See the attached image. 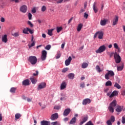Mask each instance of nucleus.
<instances>
[{
	"instance_id": "32",
	"label": "nucleus",
	"mask_w": 125,
	"mask_h": 125,
	"mask_svg": "<svg viewBox=\"0 0 125 125\" xmlns=\"http://www.w3.org/2000/svg\"><path fill=\"white\" fill-rule=\"evenodd\" d=\"M68 77L70 80H73L75 78V74L74 73H69L68 75Z\"/></svg>"
},
{
	"instance_id": "17",
	"label": "nucleus",
	"mask_w": 125,
	"mask_h": 125,
	"mask_svg": "<svg viewBox=\"0 0 125 125\" xmlns=\"http://www.w3.org/2000/svg\"><path fill=\"white\" fill-rule=\"evenodd\" d=\"M20 10L21 12H23V13H26L27 11V6L22 5L21 7Z\"/></svg>"
},
{
	"instance_id": "49",
	"label": "nucleus",
	"mask_w": 125,
	"mask_h": 125,
	"mask_svg": "<svg viewBox=\"0 0 125 125\" xmlns=\"http://www.w3.org/2000/svg\"><path fill=\"white\" fill-rule=\"evenodd\" d=\"M32 14H31V13H28V19H29V20H32Z\"/></svg>"
},
{
	"instance_id": "2",
	"label": "nucleus",
	"mask_w": 125,
	"mask_h": 125,
	"mask_svg": "<svg viewBox=\"0 0 125 125\" xmlns=\"http://www.w3.org/2000/svg\"><path fill=\"white\" fill-rule=\"evenodd\" d=\"M115 76V73L112 70H109L107 73L104 75L105 80H110L111 77H114Z\"/></svg>"
},
{
	"instance_id": "28",
	"label": "nucleus",
	"mask_w": 125,
	"mask_h": 125,
	"mask_svg": "<svg viewBox=\"0 0 125 125\" xmlns=\"http://www.w3.org/2000/svg\"><path fill=\"white\" fill-rule=\"evenodd\" d=\"M96 70L98 73H101L103 71V69H102L100 68V66L99 65H96Z\"/></svg>"
},
{
	"instance_id": "15",
	"label": "nucleus",
	"mask_w": 125,
	"mask_h": 125,
	"mask_svg": "<svg viewBox=\"0 0 125 125\" xmlns=\"http://www.w3.org/2000/svg\"><path fill=\"white\" fill-rule=\"evenodd\" d=\"M119 21V17L116 16L113 20L112 25L116 26L118 24Z\"/></svg>"
},
{
	"instance_id": "18",
	"label": "nucleus",
	"mask_w": 125,
	"mask_h": 125,
	"mask_svg": "<svg viewBox=\"0 0 125 125\" xmlns=\"http://www.w3.org/2000/svg\"><path fill=\"white\" fill-rule=\"evenodd\" d=\"M70 112H71V109L67 108L65 109V110L63 112V116L64 117H67L68 116V114H70Z\"/></svg>"
},
{
	"instance_id": "4",
	"label": "nucleus",
	"mask_w": 125,
	"mask_h": 125,
	"mask_svg": "<svg viewBox=\"0 0 125 125\" xmlns=\"http://www.w3.org/2000/svg\"><path fill=\"white\" fill-rule=\"evenodd\" d=\"M119 94V92L118 91L115 90L112 93L111 92H109L107 93V96H109V98H113L114 96H117Z\"/></svg>"
},
{
	"instance_id": "24",
	"label": "nucleus",
	"mask_w": 125,
	"mask_h": 125,
	"mask_svg": "<svg viewBox=\"0 0 125 125\" xmlns=\"http://www.w3.org/2000/svg\"><path fill=\"white\" fill-rule=\"evenodd\" d=\"M41 125H50V122L49 121H46L43 120L41 122Z\"/></svg>"
},
{
	"instance_id": "57",
	"label": "nucleus",
	"mask_w": 125,
	"mask_h": 125,
	"mask_svg": "<svg viewBox=\"0 0 125 125\" xmlns=\"http://www.w3.org/2000/svg\"><path fill=\"white\" fill-rule=\"evenodd\" d=\"M122 95H123V96H125V89L124 90H123L122 92V93H121Z\"/></svg>"
},
{
	"instance_id": "43",
	"label": "nucleus",
	"mask_w": 125,
	"mask_h": 125,
	"mask_svg": "<svg viewBox=\"0 0 125 125\" xmlns=\"http://www.w3.org/2000/svg\"><path fill=\"white\" fill-rule=\"evenodd\" d=\"M27 24H28L31 28H33V27H34V24H33V23H32V22H31L30 21H28Z\"/></svg>"
},
{
	"instance_id": "12",
	"label": "nucleus",
	"mask_w": 125,
	"mask_h": 125,
	"mask_svg": "<svg viewBox=\"0 0 125 125\" xmlns=\"http://www.w3.org/2000/svg\"><path fill=\"white\" fill-rule=\"evenodd\" d=\"M67 86V83L65 81L62 83L60 86L61 90H63L66 88Z\"/></svg>"
},
{
	"instance_id": "55",
	"label": "nucleus",
	"mask_w": 125,
	"mask_h": 125,
	"mask_svg": "<svg viewBox=\"0 0 125 125\" xmlns=\"http://www.w3.org/2000/svg\"><path fill=\"white\" fill-rule=\"evenodd\" d=\"M27 102H31V101H32V98H28L27 99Z\"/></svg>"
},
{
	"instance_id": "11",
	"label": "nucleus",
	"mask_w": 125,
	"mask_h": 125,
	"mask_svg": "<svg viewBox=\"0 0 125 125\" xmlns=\"http://www.w3.org/2000/svg\"><path fill=\"white\" fill-rule=\"evenodd\" d=\"M91 102V100L90 99H85L83 100L82 104L83 105H86L87 104H90V103Z\"/></svg>"
},
{
	"instance_id": "27",
	"label": "nucleus",
	"mask_w": 125,
	"mask_h": 125,
	"mask_svg": "<svg viewBox=\"0 0 125 125\" xmlns=\"http://www.w3.org/2000/svg\"><path fill=\"white\" fill-rule=\"evenodd\" d=\"M77 121V118L76 117H73L69 122V125H74L76 124Z\"/></svg>"
},
{
	"instance_id": "13",
	"label": "nucleus",
	"mask_w": 125,
	"mask_h": 125,
	"mask_svg": "<svg viewBox=\"0 0 125 125\" xmlns=\"http://www.w3.org/2000/svg\"><path fill=\"white\" fill-rule=\"evenodd\" d=\"M87 120H88V117H87V116H83L82 118V121L80 123V125H83Z\"/></svg>"
},
{
	"instance_id": "44",
	"label": "nucleus",
	"mask_w": 125,
	"mask_h": 125,
	"mask_svg": "<svg viewBox=\"0 0 125 125\" xmlns=\"http://www.w3.org/2000/svg\"><path fill=\"white\" fill-rule=\"evenodd\" d=\"M50 48H51V45H47L45 47V49H46V50H49V49H50Z\"/></svg>"
},
{
	"instance_id": "46",
	"label": "nucleus",
	"mask_w": 125,
	"mask_h": 125,
	"mask_svg": "<svg viewBox=\"0 0 125 125\" xmlns=\"http://www.w3.org/2000/svg\"><path fill=\"white\" fill-rule=\"evenodd\" d=\"M54 109H56V110H59L60 109H61V106L57 105L54 106Z\"/></svg>"
},
{
	"instance_id": "30",
	"label": "nucleus",
	"mask_w": 125,
	"mask_h": 125,
	"mask_svg": "<svg viewBox=\"0 0 125 125\" xmlns=\"http://www.w3.org/2000/svg\"><path fill=\"white\" fill-rule=\"evenodd\" d=\"M113 45H114V48H116V49H117L118 52H121V49L119 47V46L118 45V44H117V43H115Z\"/></svg>"
},
{
	"instance_id": "29",
	"label": "nucleus",
	"mask_w": 125,
	"mask_h": 125,
	"mask_svg": "<svg viewBox=\"0 0 125 125\" xmlns=\"http://www.w3.org/2000/svg\"><path fill=\"white\" fill-rule=\"evenodd\" d=\"M83 24L82 23H80L78 24V26H77V31L78 32H81V30H82V28H83Z\"/></svg>"
},
{
	"instance_id": "1",
	"label": "nucleus",
	"mask_w": 125,
	"mask_h": 125,
	"mask_svg": "<svg viewBox=\"0 0 125 125\" xmlns=\"http://www.w3.org/2000/svg\"><path fill=\"white\" fill-rule=\"evenodd\" d=\"M28 61L31 63V65H36L38 62V59L35 56H31L28 58Z\"/></svg>"
},
{
	"instance_id": "36",
	"label": "nucleus",
	"mask_w": 125,
	"mask_h": 125,
	"mask_svg": "<svg viewBox=\"0 0 125 125\" xmlns=\"http://www.w3.org/2000/svg\"><path fill=\"white\" fill-rule=\"evenodd\" d=\"M112 85V82L110 81H108L105 83L106 86H111Z\"/></svg>"
},
{
	"instance_id": "34",
	"label": "nucleus",
	"mask_w": 125,
	"mask_h": 125,
	"mask_svg": "<svg viewBox=\"0 0 125 125\" xmlns=\"http://www.w3.org/2000/svg\"><path fill=\"white\" fill-rule=\"evenodd\" d=\"M108 110L110 113H114V111H115L114 107L113 106H111L110 105L108 106Z\"/></svg>"
},
{
	"instance_id": "20",
	"label": "nucleus",
	"mask_w": 125,
	"mask_h": 125,
	"mask_svg": "<svg viewBox=\"0 0 125 125\" xmlns=\"http://www.w3.org/2000/svg\"><path fill=\"white\" fill-rule=\"evenodd\" d=\"M93 9L95 13H97V12H98V8L96 7V2H95L93 4Z\"/></svg>"
},
{
	"instance_id": "35",
	"label": "nucleus",
	"mask_w": 125,
	"mask_h": 125,
	"mask_svg": "<svg viewBox=\"0 0 125 125\" xmlns=\"http://www.w3.org/2000/svg\"><path fill=\"white\" fill-rule=\"evenodd\" d=\"M16 89H17V88L16 87H12L11 88L10 91L12 93H15V91H16Z\"/></svg>"
},
{
	"instance_id": "48",
	"label": "nucleus",
	"mask_w": 125,
	"mask_h": 125,
	"mask_svg": "<svg viewBox=\"0 0 125 125\" xmlns=\"http://www.w3.org/2000/svg\"><path fill=\"white\" fill-rule=\"evenodd\" d=\"M68 70H69V68H63L62 70V73H66V72H67L68 71Z\"/></svg>"
},
{
	"instance_id": "19",
	"label": "nucleus",
	"mask_w": 125,
	"mask_h": 125,
	"mask_svg": "<svg viewBox=\"0 0 125 125\" xmlns=\"http://www.w3.org/2000/svg\"><path fill=\"white\" fill-rule=\"evenodd\" d=\"M8 41V40L7 39V35L6 34L4 35L2 37V42H5V43H6Z\"/></svg>"
},
{
	"instance_id": "38",
	"label": "nucleus",
	"mask_w": 125,
	"mask_h": 125,
	"mask_svg": "<svg viewBox=\"0 0 125 125\" xmlns=\"http://www.w3.org/2000/svg\"><path fill=\"white\" fill-rule=\"evenodd\" d=\"M53 30L54 29H53L48 30V35H49V36H52V32H53Z\"/></svg>"
},
{
	"instance_id": "50",
	"label": "nucleus",
	"mask_w": 125,
	"mask_h": 125,
	"mask_svg": "<svg viewBox=\"0 0 125 125\" xmlns=\"http://www.w3.org/2000/svg\"><path fill=\"white\" fill-rule=\"evenodd\" d=\"M85 125H94L91 121L88 122Z\"/></svg>"
},
{
	"instance_id": "31",
	"label": "nucleus",
	"mask_w": 125,
	"mask_h": 125,
	"mask_svg": "<svg viewBox=\"0 0 125 125\" xmlns=\"http://www.w3.org/2000/svg\"><path fill=\"white\" fill-rule=\"evenodd\" d=\"M88 67V64L86 62H83L82 64V68L83 69H85V68H87Z\"/></svg>"
},
{
	"instance_id": "26",
	"label": "nucleus",
	"mask_w": 125,
	"mask_h": 125,
	"mask_svg": "<svg viewBox=\"0 0 125 125\" xmlns=\"http://www.w3.org/2000/svg\"><path fill=\"white\" fill-rule=\"evenodd\" d=\"M23 85H29L30 84V81L29 80L26 79L22 82Z\"/></svg>"
},
{
	"instance_id": "25",
	"label": "nucleus",
	"mask_w": 125,
	"mask_h": 125,
	"mask_svg": "<svg viewBox=\"0 0 125 125\" xmlns=\"http://www.w3.org/2000/svg\"><path fill=\"white\" fill-rule=\"evenodd\" d=\"M109 106H111V107H116V106H117V101H116L115 100H114L110 104Z\"/></svg>"
},
{
	"instance_id": "40",
	"label": "nucleus",
	"mask_w": 125,
	"mask_h": 125,
	"mask_svg": "<svg viewBox=\"0 0 125 125\" xmlns=\"http://www.w3.org/2000/svg\"><path fill=\"white\" fill-rule=\"evenodd\" d=\"M35 44H36V42L35 41H33V42L30 45V44H28V46L29 48H31V47H33V46H35Z\"/></svg>"
},
{
	"instance_id": "62",
	"label": "nucleus",
	"mask_w": 125,
	"mask_h": 125,
	"mask_svg": "<svg viewBox=\"0 0 125 125\" xmlns=\"http://www.w3.org/2000/svg\"><path fill=\"white\" fill-rule=\"evenodd\" d=\"M65 46V43H63L61 45V47L63 49V48H64V47Z\"/></svg>"
},
{
	"instance_id": "22",
	"label": "nucleus",
	"mask_w": 125,
	"mask_h": 125,
	"mask_svg": "<svg viewBox=\"0 0 125 125\" xmlns=\"http://www.w3.org/2000/svg\"><path fill=\"white\" fill-rule=\"evenodd\" d=\"M97 34L98 35V39H99L100 40H102V39H103V32L98 31L97 32Z\"/></svg>"
},
{
	"instance_id": "54",
	"label": "nucleus",
	"mask_w": 125,
	"mask_h": 125,
	"mask_svg": "<svg viewBox=\"0 0 125 125\" xmlns=\"http://www.w3.org/2000/svg\"><path fill=\"white\" fill-rule=\"evenodd\" d=\"M37 11V10L36 9V8H33L32 10V13H36Z\"/></svg>"
},
{
	"instance_id": "51",
	"label": "nucleus",
	"mask_w": 125,
	"mask_h": 125,
	"mask_svg": "<svg viewBox=\"0 0 125 125\" xmlns=\"http://www.w3.org/2000/svg\"><path fill=\"white\" fill-rule=\"evenodd\" d=\"M13 37H18L19 36V33L18 32H16L12 34Z\"/></svg>"
},
{
	"instance_id": "8",
	"label": "nucleus",
	"mask_w": 125,
	"mask_h": 125,
	"mask_svg": "<svg viewBox=\"0 0 125 125\" xmlns=\"http://www.w3.org/2000/svg\"><path fill=\"white\" fill-rule=\"evenodd\" d=\"M28 32H29L30 34H34V30H32L28 27L24 28L23 30V34H29Z\"/></svg>"
},
{
	"instance_id": "33",
	"label": "nucleus",
	"mask_w": 125,
	"mask_h": 125,
	"mask_svg": "<svg viewBox=\"0 0 125 125\" xmlns=\"http://www.w3.org/2000/svg\"><path fill=\"white\" fill-rule=\"evenodd\" d=\"M114 87H116L118 89H121L122 88V86L119 84V83H115L114 85Z\"/></svg>"
},
{
	"instance_id": "45",
	"label": "nucleus",
	"mask_w": 125,
	"mask_h": 125,
	"mask_svg": "<svg viewBox=\"0 0 125 125\" xmlns=\"http://www.w3.org/2000/svg\"><path fill=\"white\" fill-rule=\"evenodd\" d=\"M85 86V84H84V83L83 82L80 84V87H82V88H83Z\"/></svg>"
},
{
	"instance_id": "64",
	"label": "nucleus",
	"mask_w": 125,
	"mask_h": 125,
	"mask_svg": "<svg viewBox=\"0 0 125 125\" xmlns=\"http://www.w3.org/2000/svg\"><path fill=\"white\" fill-rule=\"evenodd\" d=\"M4 21H5V20L4 19V18H1V22H4Z\"/></svg>"
},
{
	"instance_id": "10",
	"label": "nucleus",
	"mask_w": 125,
	"mask_h": 125,
	"mask_svg": "<svg viewBox=\"0 0 125 125\" xmlns=\"http://www.w3.org/2000/svg\"><path fill=\"white\" fill-rule=\"evenodd\" d=\"M124 109V106H121V105H118L116 107V108L115 109V111L118 113V115H119V114H120V113H121V112H122V111H123V109Z\"/></svg>"
},
{
	"instance_id": "7",
	"label": "nucleus",
	"mask_w": 125,
	"mask_h": 125,
	"mask_svg": "<svg viewBox=\"0 0 125 125\" xmlns=\"http://www.w3.org/2000/svg\"><path fill=\"white\" fill-rule=\"evenodd\" d=\"M45 87H46V83L42 82L39 84L37 89L40 90L42 89V88H45Z\"/></svg>"
},
{
	"instance_id": "3",
	"label": "nucleus",
	"mask_w": 125,
	"mask_h": 125,
	"mask_svg": "<svg viewBox=\"0 0 125 125\" xmlns=\"http://www.w3.org/2000/svg\"><path fill=\"white\" fill-rule=\"evenodd\" d=\"M106 50V46L105 45H101L99 47L98 49L96 50V53H102V52H104Z\"/></svg>"
},
{
	"instance_id": "56",
	"label": "nucleus",
	"mask_w": 125,
	"mask_h": 125,
	"mask_svg": "<svg viewBox=\"0 0 125 125\" xmlns=\"http://www.w3.org/2000/svg\"><path fill=\"white\" fill-rule=\"evenodd\" d=\"M61 56V54H58L56 57V59H59Z\"/></svg>"
},
{
	"instance_id": "23",
	"label": "nucleus",
	"mask_w": 125,
	"mask_h": 125,
	"mask_svg": "<svg viewBox=\"0 0 125 125\" xmlns=\"http://www.w3.org/2000/svg\"><path fill=\"white\" fill-rule=\"evenodd\" d=\"M124 62L121 63V65L117 66V71H123L124 69Z\"/></svg>"
},
{
	"instance_id": "37",
	"label": "nucleus",
	"mask_w": 125,
	"mask_h": 125,
	"mask_svg": "<svg viewBox=\"0 0 125 125\" xmlns=\"http://www.w3.org/2000/svg\"><path fill=\"white\" fill-rule=\"evenodd\" d=\"M21 115L20 114V113H17L15 114V119L16 120H18V119H20V118H21Z\"/></svg>"
},
{
	"instance_id": "41",
	"label": "nucleus",
	"mask_w": 125,
	"mask_h": 125,
	"mask_svg": "<svg viewBox=\"0 0 125 125\" xmlns=\"http://www.w3.org/2000/svg\"><path fill=\"white\" fill-rule=\"evenodd\" d=\"M112 123L113 122H112L111 121V120H107V121H106V125H113V124H112Z\"/></svg>"
},
{
	"instance_id": "58",
	"label": "nucleus",
	"mask_w": 125,
	"mask_h": 125,
	"mask_svg": "<svg viewBox=\"0 0 125 125\" xmlns=\"http://www.w3.org/2000/svg\"><path fill=\"white\" fill-rule=\"evenodd\" d=\"M72 20H73V18H71L68 21V24H70L72 22Z\"/></svg>"
},
{
	"instance_id": "9",
	"label": "nucleus",
	"mask_w": 125,
	"mask_h": 125,
	"mask_svg": "<svg viewBox=\"0 0 125 125\" xmlns=\"http://www.w3.org/2000/svg\"><path fill=\"white\" fill-rule=\"evenodd\" d=\"M109 22V20L107 19H104V20H101L100 21V25L101 26H106V24Z\"/></svg>"
},
{
	"instance_id": "52",
	"label": "nucleus",
	"mask_w": 125,
	"mask_h": 125,
	"mask_svg": "<svg viewBox=\"0 0 125 125\" xmlns=\"http://www.w3.org/2000/svg\"><path fill=\"white\" fill-rule=\"evenodd\" d=\"M45 10H46V7L45 6H43L42 8V12H44Z\"/></svg>"
},
{
	"instance_id": "14",
	"label": "nucleus",
	"mask_w": 125,
	"mask_h": 125,
	"mask_svg": "<svg viewBox=\"0 0 125 125\" xmlns=\"http://www.w3.org/2000/svg\"><path fill=\"white\" fill-rule=\"evenodd\" d=\"M72 61V57L69 56L68 57V59H67L65 61V66H69L70 64H71V62Z\"/></svg>"
},
{
	"instance_id": "6",
	"label": "nucleus",
	"mask_w": 125,
	"mask_h": 125,
	"mask_svg": "<svg viewBox=\"0 0 125 125\" xmlns=\"http://www.w3.org/2000/svg\"><path fill=\"white\" fill-rule=\"evenodd\" d=\"M47 55V52L45 50H42V51L41 60L42 61H44L46 59V56Z\"/></svg>"
},
{
	"instance_id": "42",
	"label": "nucleus",
	"mask_w": 125,
	"mask_h": 125,
	"mask_svg": "<svg viewBox=\"0 0 125 125\" xmlns=\"http://www.w3.org/2000/svg\"><path fill=\"white\" fill-rule=\"evenodd\" d=\"M111 123H114L115 122V117L114 116H112L110 118V120H109Z\"/></svg>"
},
{
	"instance_id": "16",
	"label": "nucleus",
	"mask_w": 125,
	"mask_h": 125,
	"mask_svg": "<svg viewBox=\"0 0 125 125\" xmlns=\"http://www.w3.org/2000/svg\"><path fill=\"white\" fill-rule=\"evenodd\" d=\"M58 119V113H55L51 116V120L52 121H55Z\"/></svg>"
},
{
	"instance_id": "39",
	"label": "nucleus",
	"mask_w": 125,
	"mask_h": 125,
	"mask_svg": "<svg viewBox=\"0 0 125 125\" xmlns=\"http://www.w3.org/2000/svg\"><path fill=\"white\" fill-rule=\"evenodd\" d=\"M62 30H63V28H62V27H58L57 28V33H60V32H61Z\"/></svg>"
},
{
	"instance_id": "47",
	"label": "nucleus",
	"mask_w": 125,
	"mask_h": 125,
	"mask_svg": "<svg viewBox=\"0 0 125 125\" xmlns=\"http://www.w3.org/2000/svg\"><path fill=\"white\" fill-rule=\"evenodd\" d=\"M122 124H123V125H125V116L122 117Z\"/></svg>"
},
{
	"instance_id": "63",
	"label": "nucleus",
	"mask_w": 125,
	"mask_h": 125,
	"mask_svg": "<svg viewBox=\"0 0 125 125\" xmlns=\"http://www.w3.org/2000/svg\"><path fill=\"white\" fill-rule=\"evenodd\" d=\"M42 37L44 39H45V38H46V35H45V34H42Z\"/></svg>"
},
{
	"instance_id": "59",
	"label": "nucleus",
	"mask_w": 125,
	"mask_h": 125,
	"mask_svg": "<svg viewBox=\"0 0 125 125\" xmlns=\"http://www.w3.org/2000/svg\"><path fill=\"white\" fill-rule=\"evenodd\" d=\"M63 121H64V122H68V121H69V118H65L63 120Z\"/></svg>"
},
{
	"instance_id": "5",
	"label": "nucleus",
	"mask_w": 125,
	"mask_h": 125,
	"mask_svg": "<svg viewBox=\"0 0 125 125\" xmlns=\"http://www.w3.org/2000/svg\"><path fill=\"white\" fill-rule=\"evenodd\" d=\"M114 58L115 60V63H116V64H119V63L121 62L122 60L121 58V56H120V55H119V54L115 53Z\"/></svg>"
},
{
	"instance_id": "61",
	"label": "nucleus",
	"mask_w": 125,
	"mask_h": 125,
	"mask_svg": "<svg viewBox=\"0 0 125 125\" xmlns=\"http://www.w3.org/2000/svg\"><path fill=\"white\" fill-rule=\"evenodd\" d=\"M97 35L98 33H97V32L95 34V35H94V39H96V38L97 37Z\"/></svg>"
},
{
	"instance_id": "21",
	"label": "nucleus",
	"mask_w": 125,
	"mask_h": 125,
	"mask_svg": "<svg viewBox=\"0 0 125 125\" xmlns=\"http://www.w3.org/2000/svg\"><path fill=\"white\" fill-rule=\"evenodd\" d=\"M30 80L33 84H36L38 82V80L34 77L30 78Z\"/></svg>"
},
{
	"instance_id": "53",
	"label": "nucleus",
	"mask_w": 125,
	"mask_h": 125,
	"mask_svg": "<svg viewBox=\"0 0 125 125\" xmlns=\"http://www.w3.org/2000/svg\"><path fill=\"white\" fill-rule=\"evenodd\" d=\"M87 17H88V14H87L86 13H84V18L86 19H87Z\"/></svg>"
},
{
	"instance_id": "60",
	"label": "nucleus",
	"mask_w": 125,
	"mask_h": 125,
	"mask_svg": "<svg viewBox=\"0 0 125 125\" xmlns=\"http://www.w3.org/2000/svg\"><path fill=\"white\" fill-rule=\"evenodd\" d=\"M39 75V71H36V73H33V76H38Z\"/></svg>"
}]
</instances>
